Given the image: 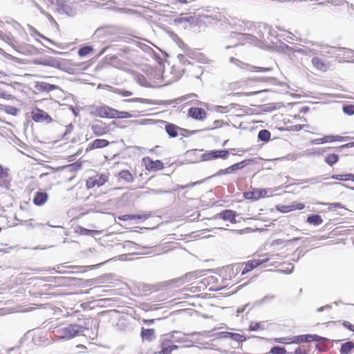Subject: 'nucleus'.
Masks as SVG:
<instances>
[{"instance_id":"obj_19","label":"nucleus","mask_w":354,"mask_h":354,"mask_svg":"<svg viewBox=\"0 0 354 354\" xmlns=\"http://www.w3.org/2000/svg\"><path fill=\"white\" fill-rule=\"evenodd\" d=\"M110 142L105 139H95L91 142L86 149V152L88 153L91 150L95 149H102L107 147Z\"/></svg>"},{"instance_id":"obj_37","label":"nucleus","mask_w":354,"mask_h":354,"mask_svg":"<svg viewBox=\"0 0 354 354\" xmlns=\"http://www.w3.org/2000/svg\"><path fill=\"white\" fill-rule=\"evenodd\" d=\"M10 88V85L0 82V98L7 99L9 98L10 95L8 93L7 89Z\"/></svg>"},{"instance_id":"obj_13","label":"nucleus","mask_w":354,"mask_h":354,"mask_svg":"<svg viewBox=\"0 0 354 354\" xmlns=\"http://www.w3.org/2000/svg\"><path fill=\"white\" fill-rule=\"evenodd\" d=\"M34 88L38 92L49 93L54 90H61L60 87L57 85L50 84L46 82H36L35 83Z\"/></svg>"},{"instance_id":"obj_8","label":"nucleus","mask_w":354,"mask_h":354,"mask_svg":"<svg viewBox=\"0 0 354 354\" xmlns=\"http://www.w3.org/2000/svg\"><path fill=\"white\" fill-rule=\"evenodd\" d=\"M203 271L201 270H196L194 272H187L184 276H182L180 277L174 279L171 281H169L170 283H178L179 284L182 285L186 283H189L198 277H201L202 274V272Z\"/></svg>"},{"instance_id":"obj_44","label":"nucleus","mask_w":354,"mask_h":354,"mask_svg":"<svg viewBox=\"0 0 354 354\" xmlns=\"http://www.w3.org/2000/svg\"><path fill=\"white\" fill-rule=\"evenodd\" d=\"M133 115L131 113L127 111H120L118 110L115 111V118L124 119V118H132Z\"/></svg>"},{"instance_id":"obj_47","label":"nucleus","mask_w":354,"mask_h":354,"mask_svg":"<svg viewBox=\"0 0 354 354\" xmlns=\"http://www.w3.org/2000/svg\"><path fill=\"white\" fill-rule=\"evenodd\" d=\"M272 354H286V350L284 347L280 346H274L270 349Z\"/></svg>"},{"instance_id":"obj_4","label":"nucleus","mask_w":354,"mask_h":354,"mask_svg":"<svg viewBox=\"0 0 354 354\" xmlns=\"http://www.w3.org/2000/svg\"><path fill=\"white\" fill-rule=\"evenodd\" d=\"M255 160L253 158H250V159H245L244 160H242L239 162H236L235 164H233L232 165L225 168V169H220L219 171H218L215 174H214L212 176V177H215V176H222V175H225V174H232L233 172H234L236 170H239V169H241L244 167H245L246 166L254 162Z\"/></svg>"},{"instance_id":"obj_57","label":"nucleus","mask_w":354,"mask_h":354,"mask_svg":"<svg viewBox=\"0 0 354 354\" xmlns=\"http://www.w3.org/2000/svg\"><path fill=\"white\" fill-rule=\"evenodd\" d=\"M323 205H326L328 206V209H334V208H344L343 205L340 203H323Z\"/></svg>"},{"instance_id":"obj_31","label":"nucleus","mask_w":354,"mask_h":354,"mask_svg":"<svg viewBox=\"0 0 354 354\" xmlns=\"http://www.w3.org/2000/svg\"><path fill=\"white\" fill-rule=\"evenodd\" d=\"M275 299V295H266L262 299L254 301L252 304V307L259 306L263 305L264 304L268 303L272 300Z\"/></svg>"},{"instance_id":"obj_34","label":"nucleus","mask_w":354,"mask_h":354,"mask_svg":"<svg viewBox=\"0 0 354 354\" xmlns=\"http://www.w3.org/2000/svg\"><path fill=\"white\" fill-rule=\"evenodd\" d=\"M271 133L267 129L260 130L258 133V140L263 142H268L270 140Z\"/></svg>"},{"instance_id":"obj_6","label":"nucleus","mask_w":354,"mask_h":354,"mask_svg":"<svg viewBox=\"0 0 354 354\" xmlns=\"http://www.w3.org/2000/svg\"><path fill=\"white\" fill-rule=\"evenodd\" d=\"M115 109L106 105L96 106L91 113L100 118H115Z\"/></svg>"},{"instance_id":"obj_45","label":"nucleus","mask_w":354,"mask_h":354,"mask_svg":"<svg viewBox=\"0 0 354 354\" xmlns=\"http://www.w3.org/2000/svg\"><path fill=\"white\" fill-rule=\"evenodd\" d=\"M351 174H333L331 176L332 179L342 180V181H347L351 180Z\"/></svg>"},{"instance_id":"obj_53","label":"nucleus","mask_w":354,"mask_h":354,"mask_svg":"<svg viewBox=\"0 0 354 354\" xmlns=\"http://www.w3.org/2000/svg\"><path fill=\"white\" fill-rule=\"evenodd\" d=\"M95 185H97L96 180H95V179H94V178H93V177H92V178H89L86 180V188H87V189H92V188H93Z\"/></svg>"},{"instance_id":"obj_30","label":"nucleus","mask_w":354,"mask_h":354,"mask_svg":"<svg viewBox=\"0 0 354 354\" xmlns=\"http://www.w3.org/2000/svg\"><path fill=\"white\" fill-rule=\"evenodd\" d=\"M118 176L120 179H122L128 183H132L134 180L133 175L128 170H122L118 174Z\"/></svg>"},{"instance_id":"obj_60","label":"nucleus","mask_w":354,"mask_h":354,"mask_svg":"<svg viewBox=\"0 0 354 354\" xmlns=\"http://www.w3.org/2000/svg\"><path fill=\"white\" fill-rule=\"evenodd\" d=\"M73 127L74 126L71 123L66 126V130L63 135V138H66V136L70 134L73 131Z\"/></svg>"},{"instance_id":"obj_25","label":"nucleus","mask_w":354,"mask_h":354,"mask_svg":"<svg viewBox=\"0 0 354 354\" xmlns=\"http://www.w3.org/2000/svg\"><path fill=\"white\" fill-rule=\"evenodd\" d=\"M306 222L310 225L318 226L323 222V219L319 214H312L308 216Z\"/></svg>"},{"instance_id":"obj_61","label":"nucleus","mask_w":354,"mask_h":354,"mask_svg":"<svg viewBox=\"0 0 354 354\" xmlns=\"http://www.w3.org/2000/svg\"><path fill=\"white\" fill-rule=\"evenodd\" d=\"M6 111V113H8V114H10L12 115H15L18 111V109L16 107L10 106L7 107Z\"/></svg>"},{"instance_id":"obj_54","label":"nucleus","mask_w":354,"mask_h":354,"mask_svg":"<svg viewBox=\"0 0 354 354\" xmlns=\"http://www.w3.org/2000/svg\"><path fill=\"white\" fill-rule=\"evenodd\" d=\"M279 48L281 49L282 51L284 53H293L294 47L290 46L286 44H281L279 46Z\"/></svg>"},{"instance_id":"obj_33","label":"nucleus","mask_w":354,"mask_h":354,"mask_svg":"<svg viewBox=\"0 0 354 354\" xmlns=\"http://www.w3.org/2000/svg\"><path fill=\"white\" fill-rule=\"evenodd\" d=\"M77 232L82 236H94L95 234H98L99 232L95 230H89L85 227L80 226Z\"/></svg>"},{"instance_id":"obj_50","label":"nucleus","mask_w":354,"mask_h":354,"mask_svg":"<svg viewBox=\"0 0 354 354\" xmlns=\"http://www.w3.org/2000/svg\"><path fill=\"white\" fill-rule=\"evenodd\" d=\"M136 46L141 48L145 53H149L151 52H153V49L150 46L144 43L137 41Z\"/></svg>"},{"instance_id":"obj_43","label":"nucleus","mask_w":354,"mask_h":354,"mask_svg":"<svg viewBox=\"0 0 354 354\" xmlns=\"http://www.w3.org/2000/svg\"><path fill=\"white\" fill-rule=\"evenodd\" d=\"M249 329L251 331L262 330L265 329V327L262 322H252L250 324Z\"/></svg>"},{"instance_id":"obj_20","label":"nucleus","mask_w":354,"mask_h":354,"mask_svg":"<svg viewBox=\"0 0 354 354\" xmlns=\"http://www.w3.org/2000/svg\"><path fill=\"white\" fill-rule=\"evenodd\" d=\"M38 64L44 66L55 67L57 68H61L62 66L61 60L53 57H47L46 58H44L39 61Z\"/></svg>"},{"instance_id":"obj_26","label":"nucleus","mask_w":354,"mask_h":354,"mask_svg":"<svg viewBox=\"0 0 354 354\" xmlns=\"http://www.w3.org/2000/svg\"><path fill=\"white\" fill-rule=\"evenodd\" d=\"M155 330L153 328H142L141 330V337L144 340L152 341L154 337Z\"/></svg>"},{"instance_id":"obj_38","label":"nucleus","mask_w":354,"mask_h":354,"mask_svg":"<svg viewBox=\"0 0 354 354\" xmlns=\"http://www.w3.org/2000/svg\"><path fill=\"white\" fill-rule=\"evenodd\" d=\"M324 161L329 166H333L339 161V156L336 153H330L325 157Z\"/></svg>"},{"instance_id":"obj_64","label":"nucleus","mask_w":354,"mask_h":354,"mask_svg":"<svg viewBox=\"0 0 354 354\" xmlns=\"http://www.w3.org/2000/svg\"><path fill=\"white\" fill-rule=\"evenodd\" d=\"M343 326L349 330L354 331V325L351 324L349 322L344 321L343 322Z\"/></svg>"},{"instance_id":"obj_27","label":"nucleus","mask_w":354,"mask_h":354,"mask_svg":"<svg viewBox=\"0 0 354 354\" xmlns=\"http://www.w3.org/2000/svg\"><path fill=\"white\" fill-rule=\"evenodd\" d=\"M244 263H235L227 267L229 271V275L230 277L236 276L239 272L243 270Z\"/></svg>"},{"instance_id":"obj_56","label":"nucleus","mask_w":354,"mask_h":354,"mask_svg":"<svg viewBox=\"0 0 354 354\" xmlns=\"http://www.w3.org/2000/svg\"><path fill=\"white\" fill-rule=\"evenodd\" d=\"M350 147H354V142H351L347 144L337 147L335 148V149L337 151L340 152V151H342V149H346V148H350Z\"/></svg>"},{"instance_id":"obj_52","label":"nucleus","mask_w":354,"mask_h":354,"mask_svg":"<svg viewBox=\"0 0 354 354\" xmlns=\"http://www.w3.org/2000/svg\"><path fill=\"white\" fill-rule=\"evenodd\" d=\"M178 58L180 60V62L182 63L183 65H191V66L194 65L193 63H192L189 60H188L187 59V57L182 54H179L178 55Z\"/></svg>"},{"instance_id":"obj_36","label":"nucleus","mask_w":354,"mask_h":354,"mask_svg":"<svg viewBox=\"0 0 354 354\" xmlns=\"http://www.w3.org/2000/svg\"><path fill=\"white\" fill-rule=\"evenodd\" d=\"M353 348L354 343L351 341H348L342 344L339 351L342 354H348L352 351Z\"/></svg>"},{"instance_id":"obj_22","label":"nucleus","mask_w":354,"mask_h":354,"mask_svg":"<svg viewBox=\"0 0 354 354\" xmlns=\"http://www.w3.org/2000/svg\"><path fill=\"white\" fill-rule=\"evenodd\" d=\"M48 198V194L45 191H38L35 193L32 202L37 206L44 205Z\"/></svg>"},{"instance_id":"obj_12","label":"nucleus","mask_w":354,"mask_h":354,"mask_svg":"<svg viewBox=\"0 0 354 354\" xmlns=\"http://www.w3.org/2000/svg\"><path fill=\"white\" fill-rule=\"evenodd\" d=\"M238 215L236 211L225 209L214 216V218H220L223 221H228L232 223H236V217Z\"/></svg>"},{"instance_id":"obj_16","label":"nucleus","mask_w":354,"mask_h":354,"mask_svg":"<svg viewBox=\"0 0 354 354\" xmlns=\"http://www.w3.org/2000/svg\"><path fill=\"white\" fill-rule=\"evenodd\" d=\"M188 115L195 120H203L206 118V111L203 108L192 107L188 110Z\"/></svg>"},{"instance_id":"obj_5","label":"nucleus","mask_w":354,"mask_h":354,"mask_svg":"<svg viewBox=\"0 0 354 354\" xmlns=\"http://www.w3.org/2000/svg\"><path fill=\"white\" fill-rule=\"evenodd\" d=\"M229 149H213L204 153L201 156V161H209L217 158L225 160L229 155Z\"/></svg>"},{"instance_id":"obj_63","label":"nucleus","mask_w":354,"mask_h":354,"mask_svg":"<svg viewBox=\"0 0 354 354\" xmlns=\"http://www.w3.org/2000/svg\"><path fill=\"white\" fill-rule=\"evenodd\" d=\"M215 111L218 113H227L228 112V107L223 106H216L215 108Z\"/></svg>"},{"instance_id":"obj_2","label":"nucleus","mask_w":354,"mask_h":354,"mask_svg":"<svg viewBox=\"0 0 354 354\" xmlns=\"http://www.w3.org/2000/svg\"><path fill=\"white\" fill-rule=\"evenodd\" d=\"M233 26L236 30L232 32L230 37L232 38H236L238 41L232 46H227L225 48L228 49L231 47L236 46L239 44H243L245 41L253 40L254 37L252 35L241 32L250 30L252 26V23L251 21L238 20L234 22Z\"/></svg>"},{"instance_id":"obj_17","label":"nucleus","mask_w":354,"mask_h":354,"mask_svg":"<svg viewBox=\"0 0 354 354\" xmlns=\"http://www.w3.org/2000/svg\"><path fill=\"white\" fill-rule=\"evenodd\" d=\"M56 5L59 13L66 14L69 16H73L75 13L74 9L69 5L66 4L64 1L57 0Z\"/></svg>"},{"instance_id":"obj_28","label":"nucleus","mask_w":354,"mask_h":354,"mask_svg":"<svg viewBox=\"0 0 354 354\" xmlns=\"http://www.w3.org/2000/svg\"><path fill=\"white\" fill-rule=\"evenodd\" d=\"M196 333L186 335L181 334V333L178 331H174L171 335V337L173 338L176 342H187L185 335H194Z\"/></svg>"},{"instance_id":"obj_23","label":"nucleus","mask_w":354,"mask_h":354,"mask_svg":"<svg viewBox=\"0 0 354 354\" xmlns=\"http://www.w3.org/2000/svg\"><path fill=\"white\" fill-rule=\"evenodd\" d=\"M124 102H140L143 104H152V105H162L164 104L163 101L160 100H153L149 99H145V98H140V97H134V98H129L124 100Z\"/></svg>"},{"instance_id":"obj_41","label":"nucleus","mask_w":354,"mask_h":354,"mask_svg":"<svg viewBox=\"0 0 354 354\" xmlns=\"http://www.w3.org/2000/svg\"><path fill=\"white\" fill-rule=\"evenodd\" d=\"M333 142V140L331 139V135H329V136H324V137L320 138L313 140L311 141V143L313 145H319V144H323V143H326V142Z\"/></svg>"},{"instance_id":"obj_1","label":"nucleus","mask_w":354,"mask_h":354,"mask_svg":"<svg viewBox=\"0 0 354 354\" xmlns=\"http://www.w3.org/2000/svg\"><path fill=\"white\" fill-rule=\"evenodd\" d=\"M296 41L304 42L306 44H310L313 46H317L320 48V55L325 56L328 58L335 57L336 59L340 58L341 57L344 58H351V55L353 53V50L349 48H344V47H335L328 46L327 44H324L323 42H313L308 41L307 39H301L297 38Z\"/></svg>"},{"instance_id":"obj_58","label":"nucleus","mask_w":354,"mask_h":354,"mask_svg":"<svg viewBox=\"0 0 354 354\" xmlns=\"http://www.w3.org/2000/svg\"><path fill=\"white\" fill-rule=\"evenodd\" d=\"M252 68L255 70L256 72L266 73L272 71V68L270 67H258V66H252Z\"/></svg>"},{"instance_id":"obj_51","label":"nucleus","mask_w":354,"mask_h":354,"mask_svg":"<svg viewBox=\"0 0 354 354\" xmlns=\"http://www.w3.org/2000/svg\"><path fill=\"white\" fill-rule=\"evenodd\" d=\"M230 62L241 68H245V67L248 66L247 64L243 63L239 59L234 57H230Z\"/></svg>"},{"instance_id":"obj_59","label":"nucleus","mask_w":354,"mask_h":354,"mask_svg":"<svg viewBox=\"0 0 354 354\" xmlns=\"http://www.w3.org/2000/svg\"><path fill=\"white\" fill-rule=\"evenodd\" d=\"M290 205H291V208L292 209V211L301 210V209H304V207H305V205L301 203H295V204H292Z\"/></svg>"},{"instance_id":"obj_29","label":"nucleus","mask_w":354,"mask_h":354,"mask_svg":"<svg viewBox=\"0 0 354 354\" xmlns=\"http://www.w3.org/2000/svg\"><path fill=\"white\" fill-rule=\"evenodd\" d=\"M93 51V48L92 46L90 45H84L81 46L78 51V55L81 57H84L88 56L89 54H91Z\"/></svg>"},{"instance_id":"obj_10","label":"nucleus","mask_w":354,"mask_h":354,"mask_svg":"<svg viewBox=\"0 0 354 354\" xmlns=\"http://www.w3.org/2000/svg\"><path fill=\"white\" fill-rule=\"evenodd\" d=\"M31 114L32 119L35 122H46L47 123H50L53 121L52 118L48 115L47 112L37 108H36L35 110H33L31 112Z\"/></svg>"},{"instance_id":"obj_15","label":"nucleus","mask_w":354,"mask_h":354,"mask_svg":"<svg viewBox=\"0 0 354 354\" xmlns=\"http://www.w3.org/2000/svg\"><path fill=\"white\" fill-rule=\"evenodd\" d=\"M10 183V178L8 174V169L0 165V186L8 189Z\"/></svg>"},{"instance_id":"obj_35","label":"nucleus","mask_w":354,"mask_h":354,"mask_svg":"<svg viewBox=\"0 0 354 354\" xmlns=\"http://www.w3.org/2000/svg\"><path fill=\"white\" fill-rule=\"evenodd\" d=\"M14 49H16L17 41L10 32L5 33L2 39Z\"/></svg>"},{"instance_id":"obj_3","label":"nucleus","mask_w":354,"mask_h":354,"mask_svg":"<svg viewBox=\"0 0 354 354\" xmlns=\"http://www.w3.org/2000/svg\"><path fill=\"white\" fill-rule=\"evenodd\" d=\"M88 330V327L72 324L58 329L57 330V336L61 339H71L79 335L86 336V335L83 333Z\"/></svg>"},{"instance_id":"obj_21","label":"nucleus","mask_w":354,"mask_h":354,"mask_svg":"<svg viewBox=\"0 0 354 354\" xmlns=\"http://www.w3.org/2000/svg\"><path fill=\"white\" fill-rule=\"evenodd\" d=\"M220 336L222 338H230L234 341L237 342L238 343L243 342L246 340L245 336L241 335L239 333H232L228 331L221 332Z\"/></svg>"},{"instance_id":"obj_40","label":"nucleus","mask_w":354,"mask_h":354,"mask_svg":"<svg viewBox=\"0 0 354 354\" xmlns=\"http://www.w3.org/2000/svg\"><path fill=\"white\" fill-rule=\"evenodd\" d=\"M94 179L96 180L97 187H101L108 181V176L106 174H100L93 176Z\"/></svg>"},{"instance_id":"obj_24","label":"nucleus","mask_w":354,"mask_h":354,"mask_svg":"<svg viewBox=\"0 0 354 354\" xmlns=\"http://www.w3.org/2000/svg\"><path fill=\"white\" fill-rule=\"evenodd\" d=\"M312 64L316 69L321 71H326L328 68L327 63L318 57H314L312 59Z\"/></svg>"},{"instance_id":"obj_55","label":"nucleus","mask_w":354,"mask_h":354,"mask_svg":"<svg viewBox=\"0 0 354 354\" xmlns=\"http://www.w3.org/2000/svg\"><path fill=\"white\" fill-rule=\"evenodd\" d=\"M277 209L282 213H288L292 211L291 205L277 206Z\"/></svg>"},{"instance_id":"obj_14","label":"nucleus","mask_w":354,"mask_h":354,"mask_svg":"<svg viewBox=\"0 0 354 354\" xmlns=\"http://www.w3.org/2000/svg\"><path fill=\"white\" fill-rule=\"evenodd\" d=\"M99 122H100V124H93L91 126L93 134L96 136H102L109 131V125L102 121Z\"/></svg>"},{"instance_id":"obj_46","label":"nucleus","mask_w":354,"mask_h":354,"mask_svg":"<svg viewBox=\"0 0 354 354\" xmlns=\"http://www.w3.org/2000/svg\"><path fill=\"white\" fill-rule=\"evenodd\" d=\"M193 21H194V18L192 17H180L176 18L174 19V22L176 24H182L183 23L192 24V23H193Z\"/></svg>"},{"instance_id":"obj_48","label":"nucleus","mask_w":354,"mask_h":354,"mask_svg":"<svg viewBox=\"0 0 354 354\" xmlns=\"http://www.w3.org/2000/svg\"><path fill=\"white\" fill-rule=\"evenodd\" d=\"M343 112L348 115H354V105L353 104H344L342 106Z\"/></svg>"},{"instance_id":"obj_32","label":"nucleus","mask_w":354,"mask_h":354,"mask_svg":"<svg viewBox=\"0 0 354 354\" xmlns=\"http://www.w3.org/2000/svg\"><path fill=\"white\" fill-rule=\"evenodd\" d=\"M257 267V263L254 261V259L248 261V262H246L245 263V267L243 268V270L241 271V276H243V275L245 274L246 273L252 271V270H254Z\"/></svg>"},{"instance_id":"obj_18","label":"nucleus","mask_w":354,"mask_h":354,"mask_svg":"<svg viewBox=\"0 0 354 354\" xmlns=\"http://www.w3.org/2000/svg\"><path fill=\"white\" fill-rule=\"evenodd\" d=\"M178 346L171 344V340L167 338H164L161 342V351L162 354H171L174 350H177Z\"/></svg>"},{"instance_id":"obj_9","label":"nucleus","mask_w":354,"mask_h":354,"mask_svg":"<svg viewBox=\"0 0 354 354\" xmlns=\"http://www.w3.org/2000/svg\"><path fill=\"white\" fill-rule=\"evenodd\" d=\"M163 122L165 123V131L170 138H176L178 136V133L181 136H185V134L184 133L189 132L188 129L180 128L174 124L165 121Z\"/></svg>"},{"instance_id":"obj_39","label":"nucleus","mask_w":354,"mask_h":354,"mask_svg":"<svg viewBox=\"0 0 354 354\" xmlns=\"http://www.w3.org/2000/svg\"><path fill=\"white\" fill-rule=\"evenodd\" d=\"M245 199L257 201L259 199V195L257 194V189H254L250 192H245L243 193Z\"/></svg>"},{"instance_id":"obj_11","label":"nucleus","mask_w":354,"mask_h":354,"mask_svg":"<svg viewBox=\"0 0 354 354\" xmlns=\"http://www.w3.org/2000/svg\"><path fill=\"white\" fill-rule=\"evenodd\" d=\"M142 160L148 171H158L164 168V164L161 160H153L149 157L143 158Z\"/></svg>"},{"instance_id":"obj_49","label":"nucleus","mask_w":354,"mask_h":354,"mask_svg":"<svg viewBox=\"0 0 354 354\" xmlns=\"http://www.w3.org/2000/svg\"><path fill=\"white\" fill-rule=\"evenodd\" d=\"M71 171H76L82 169V163L81 162L77 161L72 164H70L67 166Z\"/></svg>"},{"instance_id":"obj_7","label":"nucleus","mask_w":354,"mask_h":354,"mask_svg":"<svg viewBox=\"0 0 354 354\" xmlns=\"http://www.w3.org/2000/svg\"><path fill=\"white\" fill-rule=\"evenodd\" d=\"M290 339L291 340V343L299 344L301 342H320L325 339V338L315 334H305L292 336Z\"/></svg>"},{"instance_id":"obj_42","label":"nucleus","mask_w":354,"mask_h":354,"mask_svg":"<svg viewBox=\"0 0 354 354\" xmlns=\"http://www.w3.org/2000/svg\"><path fill=\"white\" fill-rule=\"evenodd\" d=\"M111 91L123 97H129L133 95L131 91L118 88H112Z\"/></svg>"},{"instance_id":"obj_62","label":"nucleus","mask_w":354,"mask_h":354,"mask_svg":"<svg viewBox=\"0 0 354 354\" xmlns=\"http://www.w3.org/2000/svg\"><path fill=\"white\" fill-rule=\"evenodd\" d=\"M293 53H297L302 55H307V48H295L293 50Z\"/></svg>"}]
</instances>
